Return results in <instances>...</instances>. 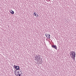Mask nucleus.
Returning a JSON list of instances; mask_svg holds the SVG:
<instances>
[{"instance_id": "nucleus-1", "label": "nucleus", "mask_w": 76, "mask_h": 76, "mask_svg": "<svg viewBox=\"0 0 76 76\" xmlns=\"http://www.w3.org/2000/svg\"><path fill=\"white\" fill-rule=\"evenodd\" d=\"M72 55V56L71 57L72 58H75V56H76V53H75V52H74L73 51H72L71 52V53H70V55Z\"/></svg>"}, {"instance_id": "nucleus-2", "label": "nucleus", "mask_w": 76, "mask_h": 76, "mask_svg": "<svg viewBox=\"0 0 76 76\" xmlns=\"http://www.w3.org/2000/svg\"><path fill=\"white\" fill-rule=\"evenodd\" d=\"M40 57H41V56L39 55H37L35 57V58L37 60H39L40 58H40Z\"/></svg>"}, {"instance_id": "nucleus-3", "label": "nucleus", "mask_w": 76, "mask_h": 76, "mask_svg": "<svg viewBox=\"0 0 76 76\" xmlns=\"http://www.w3.org/2000/svg\"><path fill=\"white\" fill-rule=\"evenodd\" d=\"M45 35L47 38H49V39H50V34H45Z\"/></svg>"}, {"instance_id": "nucleus-4", "label": "nucleus", "mask_w": 76, "mask_h": 76, "mask_svg": "<svg viewBox=\"0 0 76 76\" xmlns=\"http://www.w3.org/2000/svg\"><path fill=\"white\" fill-rule=\"evenodd\" d=\"M52 47L53 48H55L56 50H57V47L56 45H52Z\"/></svg>"}, {"instance_id": "nucleus-5", "label": "nucleus", "mask_w": 76, "mask_h": 76, "mask_svg": "<svg viewBox=\"0 0 76 76\" xmlns=\"http://www.w3.org/2000/svg\"><path fill=\"white\" fill-rule=\"evenodd\" d=\"M15 68L16 70H19V66H15Z\"/></svg>"}, {"instance_id": "nucleus-6", "label": "nucleus", "mask_w": 76, "mask_h": 76, "mask_svg": "<svg viewBox=\"0 0 76 76\" xmlns=\"http://www.w3.org/2000/svg\"><path fill=\"white\" fill-rule=\"evenodd\" d=\"M10 12L11 13V14H12V15H13V14H14V11H13L12 10H11Z\"/></svg>"}, {"instance_id": "nucleus-7", "label": "nucleus", "mask_w": 76, "mask_h": 76, "mask_svg": "<svg viewBox=\"0 0 76 76\" xmlns=\"http://www.w3.org/2000/svg\"><path fill=\"white\" fill-rule=\"evenodd\" d=\"M20 74V72L19 71H18L17 72L16 75L17 76H18V75Z\"/></svg>"}, {"instance_id": "nucleus-8", "label": "nucleus", "mask_w": 76, "mask_h": 76, "mask_svg": "<svg viewBox=\"0 0 76 76\" xmlns=\"http://www.w3.org/2000/svg\"><path fill=\"white\" fill-rule=\"evenodd\" d=\"M34 15L35 16L37 17V13H36V12H34Z\"/></svg>"}, {"instance_id": "nucleus-9", "label": "nucleus", "mask_w": 76, "mask_h": 76, "mask_svg": "<svg viewBox=\"0 0 76 76\" xmlns=\"http://www.w3.org/2000/svg\"><path fill=\"white\" fill-rule=\"evenodd\" d=\"M20 73L21 74H22V71L21 70H20Z\"/></svg>"}, {"instance_id": "nucleus-10", "label": "nucleus", "mask_w": 76, "mask_h": 76, "mask_svg": "<svg viewBox=\"0 0 76 76\" xmlns=\"http://www.w3.org/2000/svg\"><path fill=\"white\" fill-rule=\"evenodd\" d=\"M38 15L37 13H36V17H38Z\"/></svg>"}, {"instance_id": "nucleus-11", "label": "nucleus", "mask_w": 76, "mask_h": 76, "mask_svg": "<svg viewBox=\"0 0 76 76\" xmlns=\"http://www.w3.org/2000/svg\"><path fill=\"white\" fill-rule=\"evenodd\" d=\"M18 76H20L21 75H22V74H20L19 75H18Z\"/></svg>"}, {"instance_id": "nucleus-12", "label": "nucleus", "mask_w": 76, "mask_h": 76, "mask_svg": "<svg viewBox=\"0 0 76 76\" xmlns=\"http://www.w3.org/2000/svg\"><path fill=\"white\" fill-rule=\"evenodd\" d=\"M15 75L16 76V72L15 71Z\"/></svg>"}, {"instance_id": "nucleus-13", "label": "nucleus", "mask_w": 76, "mask_h": 76, "mask_svg": "<svg viewBox=\"0 0 76 76\" xmlns=\"http://www.w3.org/2000/svg\"><path fill=\"white\" fill-rule=\"evenodd\" d=\"M72 58L73 59V60H75V58H72Z\"/></svg>"}, {"instance_id": "nucleus-14", "label": "nucleus", "mask_w": 76, "mask_h": 76, "mask_svg": "<svg viewBox=\"0 0 76 76\" xmlns=\"http://www.w3.org/2000/svg\"><path fill=\"white\" fill-rule=\"evenodd\" d=\"M14 68H15V67H16V65H14Z\"/></svg>"}, {"instance_id": "nucleus-15", "label": "nucleus", "mask_w": 76, "mask_h": 76, "mask_svg": "<svg viewBox=\"0 0 76 76\" xmlns=\"http://www.w3.org/2000/svg\"><path fill=\"white\" fill-rule=\"evenodd\" d=\"M15 71H16V72H18V71H17V70H16Z\"/></svg>"}, {"instance_id": "nucleus-16", "label": "nucleus", "mask_w": 76, "mask_h": 76, "mask_svg": "<svg viewBox=\"0 0 76 76\" xmlns=\"http://www.w3.org/2000/svg\"><path fill=\"white\" fill-rule=\"evenodd\" d=\"M19 70H20V69H19Z\"/></svg>"}]
</instances>
